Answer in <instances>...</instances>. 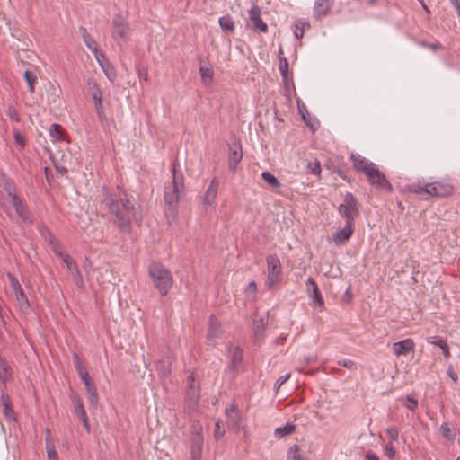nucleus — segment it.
<instances>
[{"mask_svg": "<svg viewBox=\"0 0 460 460\" xmlns=\"http://www.w3.org/2000/svg\"><path fill=\"white\" fill-rule=\"evenodd\" d=\"M337 364L348 369H353L356 367V363L350 359H340L337 361Z\"/></svg>", "mask_w": 460, "mask_h": 460, "instance_id": "55", "label": "nucleus"}, {"mask_svg": "<svg viewBox=\"0 0 460 460\" xmlns=\"http://www.w3.org/2000/svg\"><path fill=\"white\" fill-rule=\"evenodd\" d=\"M225 429L221 425V421L217 420L215 423V429H214V438L216 439L221 438L225 435Z\"/></svg>", "mask_w": 460, "mask_h": 460, "instance_id": "48", "label": "nucleus"}, {"mask_svg": "<svg viewBox=\"0 0 460 460\" xmlns=\"http://www.w3.org/2000/svg\"><path fill=\"white\" fill-rule=\"evenodd\" d=\"M218 23L223 31H233L234 30V22L230 15H224L219 18Z\"/></svg>", "mask_w": 460, "mask_h": 460, "instance_id": "32", "label": "nucleus"}, {"mask_svg": "<svg viewBox=\"0 0 460 460\" xmlns=\"http://www.w3.org/2000/svg\"><path fill=\"white\" fill-rule=\"evenodd\" d=\"M415 343L412 339L407 338L393 344V352L395 356H406L414 351Z\"/></svg>", "mask_w": 460, "mask_h": 460, "instance_id": "18", "label": "nucleus"}, {"mask_svg": "<svg viewBox=\"0 0 460 460\" xmlns=\"http://www.w3.org/2000/svg\"><path fill=\"white\" fill-rule=\"evenodd\" d=\"M307 168L313 174L319 175L321 172V164L318 160H315L313 163H309Z\"/></svg>", "mask_w": 460, "mask_h": 460, "instance_id": "49", "label": "nucleus"}, {"mask_svg": "<svg viewBox=\"0 0 460 460\" xmlns=\"http://www.w3.org/2000/svg\"><path fill=\"white\" fill-rule=\"evenodd\" d=\"M428 343L438 346L441 348V346H445L446 341L438 336H430L427 339Z\"/></svg>", "mask_w": 460, "mask_h": 460, "instance_id": "52", "label": "nucleus"}, {"mask_svg": "<svg viewBox=\"0 0 460 460\" xmlns=\"http://www.w3.org/2000/svg\"><path fill=\"white\" fill-rule=\"evenodd\" d=\"M296 425L292 423H287L282 427H278L275 429V435L279 438H283L287 435H289L295 431Z\"/></svg>", "mask_w": 460, "mask_h": 460, "instance_id": "34", "label": "nucleus"}, {"mask_svg": "<svg viewBox=\"0 0 460 460\" xmlns=\"http://www.w3.org/2000/svg\"><path fill=\"white\" fill-rule=\"evenodd\" d=\"M243 360V351L239 347H235L233 350L231 356V364L229 365V369L231 371H235L237 366L241 364Z\"/></svg>", "mask_w": 460, "mask_h": 460, "instance_id": "30", "label": "nucleus"}, {"mask_svg": "<svg viewBox=\"0 0 460 460\" xmlns=\"http://www.w3.org/2000/svg\"><path fill=\"white\" fill-rule=\"evenodd\" d=\"M261 178L264 181H266L269 185L273 188H278L280 186L279 180L270 172L264 171L261 173Z\"/></svg>", "mask_w": 460, "mask_h": 460, "instance_id": "38", "label": "nucleus"}, {"mask_svg": "<svg viewBox=\"0 0 460 460\" xmlns=\"http://www.w3.org/2000/svg\"><path fill=\"white\" fill-rule=\"evenodd\" d=\"M441 350H442V353L443 355L446 357V358H448L450 357V351H449V348L447 344V342L445 343V346H441Z\"/></svg>", "mask_w": 460, "mask_h": 460, "instance_id": "62", "label": "nucleus"}, {"mask_svg": "<svg viewBox=\"0 0 460 460\" xmlns=\"http://www.w3.org/2000/svg\"><path fill=\"white\" fill-rule=\"evenodd\" d=\"M7 116L12 119L13 121L19 122L20 121V116L18 113V111L15 109L13 105H10L7 109Z\"/></svg>", "mask_w": 460, "mask_h": 460, "instance_id": "47", "label": "nucleus"}, {"mask_svg": "<svg viewBox=\"0 0 460 460\" xmlns=\"http://www.w3.org/2000/svg\"><path fill=\"white\" fill-rule=\"evenodd\" d=\"M334 0H315L314 4V14L316 18L327 15Z\"/></svg>", "mask_w": 460, "mask_h": 460, "instance_id": "26", "label": "nucleus"}, {"mask_svg": "<svg viewBox=\"0 0 460 460\" xmlns=\"http://www.w3.org/2000/svg\"><path fill=\"white\" fill-rule=\"evenodd\" d=\"M52 251L57 256L60 257L63 261L65 260V256L68 255L65 251L62 250L61 245L58 242H52Z\"/></svg>", "mask_w": 460, "mask_h": 460, "instance_id": "45", "label": "nucleus"}, {"mask_svg": "<svg viewBox=\"0 0 460 460\" xmlns=\"http://www.w3.org/2000/svg\"><path fill=\"white\" fill-rule=\"evenodd\" d=\"M404 190L416 194L422 199L441 198L450 195L453 186L447 181L427 182L424 179L404 186Z\"/></svg>", "mask_w": 460, "mask_h": 460, "instance_id": "2", "label": "nucleus"}, {"mask_svg": "<svg viewBox=\"0 0 460 460\" xmlns=\"http://www.w3.org/2000/svg\"><path fill=\"white\" fill-rule=\"evenodd\" d=\"M148 274L160 295L166 296L173 284V278L170 270L160 262L152 261L148 265Z\"/></svg>", "mask_w": 460, "mask_h": 460, "instance_id": "4", "label": "nucleus"}, {"mask_svg": "<svg viewBox=\"0 0 460 460\" xmlns=\"http://www.w3.org/2000/svg\"><path fill=\"white\" fill-rule=\"evenodd\" d=\"M354 226L355 224L345 222V226L333 234L332 240L335 244H343L349 241L354 232Z\"/></svg>", "mask_w": 460, "mask_h": 460, "instance_id": "21", "label": "nucleus"}, {"mask_svg": "<svg viewBox=\"0 0 460 460\" xmlns=\"http://www.w3.org/2000/svg\"><path fill=\"white\" fill-rule=\"evenodd\" d=\"M49 135L55 141H60L64 139L62 128L59 124L57 123L50 125Z\"/></svg>", "mask_w": 460, "mask_h": 460, "instance_id": "35", "label": "nucleus"}, {"mask_svg": "<svg viewBox=\"0 0 460 460\" xmlns=\"http://www.w3.org/2000/svg\"><path fill=\"white\" fill-rule=\"evenodd\" d=\"M406 400L407 404L405 406L407 409L413 411L418 407V400L412 394H407Z\"/></svg>", "mask_w": 460, "mask_h": 460, "instance_id": "51", "label": "nucleus"}, {"mask_svg": "<svg viewBox=\"0 0 460 460\" xmlns=\"http://www.w3.org/2000/svg\"><path fill=\"white\" fill-rule=\"evenodd\" d=\"M385 454L391 460H393L394 458L396 450H395L394 447L393 446L392 442H388L385 444Z\"/></svg>", "mask_w": 460, "mask_h": 460, "instance_id": "50", "label": "nucleus"}, {"mask_svg": "<svg viewBox=\"0 0 460 460\" xmlns=\"http://www.w3.org/2000/svg\"><path fill=\"white\" fill-rule=\"evenodd\" d=\"M15 142L23 148L26 143L25 137L20 131H15L13 135Z\"/></svg>", "mask_w": 460, "mask_h": 460, "instance_id": "54", "label": "nucleus"}, {"mask_svg": "<svg viewBox=\"0 0 460 460\" xmlns=\"http://www.w3.org/2000/svg\"><path fill=\"white\" fill-rule=\"evenodd\" d=\"M3 399V406H4V410H3V413L4 415L9 420H16V415L13 410V407L10 403V402L8 401L7 398H2Z\"/></svg>", "mask_w": 460, "mask_h": 460, "instance_id": "37", "label": "nucleus"}, {"mask_svg": "<svg viewBox=\"0 0 460 460\" xmlns=\"http://www.w3.org/2000/svg\"><path fill=\"white\" fill-rule=\"evenodd\" d=\"M172 358L170 354H167L163 357L157 363H156V369L158 371V374L161 377H167L172 370Z\"/></svg>", "mask_w": 460, "mask_h": 460, "instance_id": "25", "label": "nucleus"}, {"mask_svg": "<svg viewBox=\"0 0 460 460\" xmlns=\"http://www.w3.org/2000/svg\"><path fill=\"white\" fill-rule=\"evenodd\" d=\"M102 205L114 216L115 223L119 231L129 234L132 223L141 226L143 211L140 206H136L125 190L117 186L115 189L102 188Z\"/></svg>", "mask_w": 460, "mask_h": 460, "instance_id": "1", "label": "nucleus"}, {"mask_svg": "<svg viewBox=\"0 0 460 460\" xmlns=\"http://www.w3.org/2000/svg\"><path fill=\"white\" fill-rule=\"evenodd\" d=\"M74 361H75V367L80 378L82 379V381L85 386V389L94 385L93 382L91 380V377L86 370V367L83 365L80 358L78 357V355L76 353L74 354Z\"/></svg>", "mask_w": 460, "mask_h": 460, "instance_id": "24", "label": "nucleus"}, {"mask_svg": "<svg viewBox=\"0 0 460 460\" xmlns=\"http://www.w3.org/2000/svg\"><path fill=\"white\" fill-rule=\"evenodd\" d=\"M226 414L229 420L230 425L235 429H238L240 428V414L236 411L235 407L234 405H231L229 407L226 408Z\"/></svg>", "mask_w": 460, "mask_h": 460, "instance_id": "28", "label": "nucleus"}, {"mask_svg": "<svg viewBox=\"0 0 460 460\" xmlns=\"http://www.w3.org/2000/svg\"><path fill=\"white\" fill-rule=\"evenodd\" d=\"M199 74L201 78H212V71L208 67H199Z\"/></svg>", "mask_w": 460, "mask_h": 460, "instance_id": "57", "label": "nucleus"}, {"mask_svg": "<svg viewBox=\"0 0 460 460\" xmlns=\"http://www.w3.org/2000/svg\"><path fill=\"white\" fill-rule=\"evenodd\" d=\"M172 182L164 187V202L167 208L165 215L168 217L175 214L177 205L184 195V178L181 172H177L176 164L172 166Z\"/></svg>", "mask_w": 460, "mask_h": 460, "instance_id": "3", "label": "nucleus"}, {"mask_svg": "<svg viewBox=\"0 0 460 460\" xmlns=\"http://www.w3.org/2000/svg\"><path fill=\"white\" fill-rule=\"evenodd\" d=\"M80 31H82V37L85 46L93 52H97V43L94 39L86 32V29L80 28Z\"/></svg>", "mask_w": 460, "mask_h": 460, "instance_id": "33", "label": "nucleus"}, {"mask_svg": "<svg viewBox=\"0 0 460 460\" xmlns=\"http://www.w3.org/2000/svg\"><path fill=\"white\" fill-rule=\"evenodd\" d=\"M6 277L13 288L20 314L24 317L29 316L31 313V305L22 285L13 273L7 272Z\"/></svg>", "mask_w": 460, "mask_h": 460, "instance_id": "6", "label": "nucleus"}, {"mask_svg": "<svg viewBox=\"0 0 460 460\" xmlns=\"http://www.w3.org/2000/svg\"><path fill=\"white\" fill-rule=\"evenodd\" d=\"M111 36L114 40H126L129 34L130 28L127 21L120 14H115L112 22Z\"/></svg>", "mask_w": 460, "mask_h": 460, "instance_id": "11", "label": "nucleus"}, {"mask_svg": "<svg viewBox=\"0 0 460 460\" xmlns=\"http://www.w3.org/2000/svg\"><path fill=\"white\" fill-rule=\"evenodd\" d=\"M47 436L45 438V447L48 460H59L58 451L56 450L54 440L50 438L49 429H46Z\"/></svg>", "mask_w": 460, "mask_h": 460, "instance_id": "27", "label": "nucleus"}, {"mask_svg": "<svg viewBox=\"0 0 460 460\" xmlns=\"http://www.w3.org/2000/svg\"><path fill=\"white\" fill-rule=\"evenodd\" d=\"M316 360V356L315 355H310L308 357H305L304 358V361L306 363V364H309L311 362H314Z\"/></svg>", "mask_w": 460, "mask_h": 460, "instance_id": "63", "label": "nucleus"}, {"mask_svg": "<svg viewBox=\"0 0 460 460\" xmlns=\"http://www.w3.org/2000/svg\"><path fill=\"white\" fill-rule=\"evenodd\" d=\"M89 395V402L92 405L96 406L98 403V394L95 385L86 388Z\"/></svg>", "mask_w": 460, "mask_h": 460, "instance_id": "43", "label": "nucleus"}, {"mask_svg": "<svg viewBox=\"0 0 460 460\" xmlns=\"http://www.w3.org/2000/svg\"><path fill=\"white\" fill-rule=\"evenodd\" d=\"M94 53H95V58H96V59H97L98 63H99L100 65H101V63H104V64H105V61H107V60L105 59L104 55H103V54H102V53H100V54H99V53H98V51H97V52H94Z\"/></svg>", "mask_w": 460, "mask_h": 460, "instance_id": "61", "label": "nucleus"}, {"mask_svg": "<svg viewBox=\"0 0 460 460\" xmlns=\"http://www.w3.org/2000/svg\"><path fill=\"white\" fill-rule=\"evenodd\" d=\"M339 214L346 222L355 224V219L359 214V202L350 192L344 195L343 202L338 207Z\"/></svg>", "mask_w": 460, "mask_h": 460, "instance_id": "7", "label": "nucleus"}, {"mask_svg": "<svg viewBox=\"0 0 460 460\" xmlns=\"http://www.w3.org/2000/svg\"><path fill=\"white\" fill-rule=\"evenodd\" d=\"M305 26L309 27L306 22H297L293 25V33L296 39H301L305 33Z\"/></svg>", "mask_w": 460, "mask_h": 460, "instance_id": "41", "label": "nucleus"}, {"mask_svg": "<svg viewBox=\"0 0 460 460\" xmlns=\"http://www.w3.org/2000/svg\"><path fill=\"white\" fill-rule=\"evenodd\" d=\"M243 159V149L242 146L239 142L234 141L231 145H229V155H228V163H229V170L233 172H235L238 164Z\"/></svg>", "mask_w": 460, "mask_h": 460, "instance_id": "15", "label": "nucleus"}, {"mask_svg": "<svg viewBox=\"0 0 460 460\" xmlns=\"http://www.w3.org/2000/svg\"><path fill=\"white\" fill-rule=\"evenodd\" d=\"M203 450V437L199 430L193 434L191 438L190 458L191 460H201Z\"/></svg>", "mask_w": 460, "mask_h": 460, "instance_id": "20", "label": "nucleus"}, {"mask_svg": "<svg viewBox=\"0 0 460 460\" xmlns=\"http://www.w3.org/2000/svg\"><path fill=\"white\" fill-rule=\"evenodd\" d=\"M70 400L75 407V415L80 419L84 428L89 433L91 429H90V425L88 423V418H87V414H86V411L84 407L83 401L75 394H70Z\"/></svg>", "mask_w": 460, "mask_h": 460, "instance_id": "14", "label": "nucleus"}, {"mask_svg": "<svg viewBox=\"0 0 460 460\" xmlns=\"http://www.w3.org/2000/svg\"><path fill=\"white\" fill-rule=\"evenodd\" d=\"M429 49H432V50H437L438 49L440 48V45L439 44H435V43H430V44H427L426 45Z\"/></svg>", "mask_w": 460, "mask_h": 460, "instance_id": "64", "label": "nucleus"}, {"mask_svg": "<svg viewBox=\"0 0 460 460\" xmlns=\"http://www.w3.org/2000/svg\"><path fill=\"white\" fill-rule=\"evenodd\" d=\"M87 85L91 92L92 97L94 101L96 112L99 118L102 119L104 117V111L102 106V92L100 89L98 84L93 79H87Z\"/></svg>", "mask_w": 460, "mask_h": 460, "instance_id": "12", "label": "nucleus"}, {"mask_svg": "<svg viewBox=\"0 0 460 460\" xmlns=\"http://www.w3.org/2000/svg\"><path fill=\"white\" fill-rule=\"evenodd\" d=\"M288 460H305L300 451V448L297 445H293L288 452Z\"/></svg>", "mask_w": 460, "mask_h": 460, "instance_id": "39", "label": "nucleus"}, {"mask_svg": "<svg viewBox=\"0 0 460 460\" xmlns=\"http://www.w3.org/2000/svg\"><path fill=\"white\" fill-rule=\"evenodd\" d=\"M63 262L66 264L67 270L71 272L76 286H78L79 288L83 287V277L75 261L71 258L70 255H66Z\"/></svg>", "mask_w": 460, "mask_h": 460, "instance_id": "23", "label": "nucleus"}, {"mask_svg": "<svg viewBox=\"0 0 460 460\" xmlns=\"http://www.w3.org/2000/svg\"><path fill=\"white\" fill-rule=\"evenodd\" d=\"M222 333L221 324L218 320L214 316H210L209 326L207 333V340L211 344L214 345L216 341L220 337Z\"/></svg>", "mask_w": 460, "mask_h": 460, "instance_id": "22", "label": "nucleus"}, {"mask_svg": "<svg viewBox=\"0 0 460 460\" xmlns=\"http://www.w3.org/2000/svg\"><path fill=\"white\" fill-rule=\"evenodd\" d=\"M305 286L307 295L312 299L314 307L323 308L324 301L314 279L311 277L307 278Z\"/></svg>", "mask_w": 460, "mask_h": 460, "instance_id": "13", "label": "nucleus"}, {"mask_svg": "<svg viewBox=\"0 0 460 460\" xmlns=\"http://www.w3.org/2000/svg\"><path fill=\"white\" fill-rule=\"evenodd\" d=\"M101 67L102 68L105 75L111 82H114L116 78V73L113 69V67L111 66V64L108 61H105L104 63H101Z\"/></svg>", "mask_w": 460, "mask_h": 460, "instance_id": "40", "label": "nucleus"}, {"mask_svg": "<svg viewBox=\"0 0 460 460\" xmlns=\"http://www.w3.org/2000/svg\"><path fill=\"white\" fill-rule=\"evenodd\" d=\"M290 376H291L290 373L280 376L275 383V385H274L275 390L278 391L280 388V386L290 378Z\"/></svg>", "mask_w": 460, "mask_h": 460, "instance_id": "56", "label": "nucleus"}, {"mask_svg": "<svg viewBox=\"0 0 460 460\" xmlns=\"http://www.w3.org/2000/svg\"><path fill=\"white\" fill-rule=\"evenodd\" d=\"M386 434L393 441H397L399 438V430L395 427H388L386 429Z\"/></svg>", "mask_w": 460, "mask_h": 460, "instance_id": "53", "label": "nucleus"}, {"mask_svg": "<svg viewBox=\"0 0 460 460\" xmlns=\"http://www.w3.org/2000/svg\"><path fill=\"white\" fill-rule=\"evenodd\" d=\"M13 375V370L9 363L0 356V381L2 383H6Z\"/></svg>", "mask_w": 460, "mask_h": 460, "instance_id": "29", "label": "nucleus"}, {"mask_svg": "<svg viewBox=\"0 0 460 460\" xmlns=\"http://www.w3.org/2000/svg\"><path fill=\"white\" fill-rule=\"evenodd\" d=\"M261 8L253 4L249 10V19L253 28L260 32H266L268 25L261 18Z\"/></svg>", "mask_w": 460, "mask_h": 460, "instance_id": "17", "label": "nucleus"}, {"mask_svg": "<svg viewBox=\"0 0 460 460\" xmlns=\"http://www.w3.org/2000/svg\"><path fill=\"white\" fill-rule=\"evenodd\" d=\"M450 3L453 5V7L455 8V10L456 11L457 16L460 19V4H459L458 0H450Z\"/></svg>", "mask_w": 460, "mask_h": 460, "instance_id": "59", "label": "nucleus"}, {"mask_svg": "<svg viewBox=\"0 0 460 460\" xmlns=\"http://www.w3.org/2000/svg\"><path fill=\"white\" fill-rule=\"evenodd\" d=\"M199 385L196 382L194 374H190L187 377V390H186V404L190 411L197 410L199 401Z\"/></svg>", "mask_w": 460, "mask_h": 460, "instance_id": "9", "label": "nucleus"}, {"mask_svg": "<svg viewBox=\"0 0 460 460\" xmlns=\"http://www.w3.org/2000/svg\"><path fill=\"white\" fill-rule=\"evenodd\" d=\"M267 270L268 274L265 285L268 289H272L279 282L282 271L280 260L276 254H270L267 257Z\"/></svg>", "mask_w": 460, "mask_h": 460, "instance_id": "8", "label": "nucleus"}, {"mask_svg": "<svg viewBox=\"0 0 460 460\" xmlns=\"http://www.w3.org/2000/svg\"><path fill=\"white\" fill-rule=\"evenodd\" d=\"M218 186L217 178H212L204 195L201 197V203L204 207L207 208L214 203L217 196Z\"/></svg>", "mask_w": 460, "mask_h": 460, "instance_id": "16", "label": "nucleus"}, {"mask_svg": "<svg viewBox=\"0 0 460 460\" xmlns=\"http://www.w3.org/2000/svg\"><path fill=\"white\" fill-rule=\"evenodd\" d=\"M368 182L376 189L384 190L388 192L392 191V185L387 181L385 174L380 172L376 165H375L366 175Z\"/></svg>", "mask_w": 460, "mask_h": 460, "instance_id": "10", "label": "nucleus"}, {"mask_svg": "<svg viewBox=\"0 0 460 460\" xmlns=\"http://www.w3.org/2000/svg\"><path fill=\"white\" fill-rule=\"evenodd\" d=\"M447 376L450 377V379L456 384L457 383L458 381V376L457 374L455 372L454 368L452 366H449L447 370Z\"/></svg>", "mask_w": 460, "mask_h": 460, "instance_id": "58", "label": "nucleus"}, {"mask_svg": "<svg viewBox=\"0 0 460 460\" xmlns=\"http://www.w3.org/2000/svg\"><path fill=\"white\" fill-rule=\"evenodd\" d=\"M288 62L285 58H279V72L283 77V80L286 81L288 78Z\"/></svg>", "mask_w": 460, "mask_h": 460, "instance_id": "44", "label": "nucleus"}, {"mask_svg": "<svg viewBox=\"0 0 460 460\" xmlns=\"http://www.w3.org/2000/svg\"><path fill=\"white\" fill-rule=\"evenodd\" d=\"M244 293L247 296L255 297L257 293V285L255 281H251L244 289Z\"/></svg>", "mask_w": 460, "mask_h": 460, "instance_id": "46", "label": "nucleus"}, {"mask_svg": "<svg viewBox=\"0 0 460 460\" xmlns=\"http://www.w3.org/2000/svg\"><path fill=\"white\" fill-rule=\"evenodd\" d=\"M268 325V321L262 316H260L259 319L255 318L253 321V327L256 332H263Z\"/></svg>", "mask_w": 460, "mask_h": 460, "instance_id": "42", "label": "nucleus"}, {"mask_svg": "<svg viewBox=\"0 0 460 460\" xmlns=\"http://www.w3.org/2000/svg\"><path fill=\"white\" fill-rule=\"evenodd\" d=\"M23 78L27 84L28 89L31 93L35 92L34 84L37 81V75L35 73L26 70L23 73Z\"/></svg>", "mask_w": 460, "mask_h": 460, "instance_id": "36", "label": "nucleus"}, {"mask_svg": "<svg viewBox=\"0 0 460 460\" xmlns=\"http://www.w3.org/2000/svg\"><path fill=\"white\" fill-rule=\"evenodd\" d=\"M3 188L6 192L7 197L11 199V202L15 209L17 216L23 222L31 224L33 222V219L23 199L18 196L17 190L14 184L10 181H5L3 184Z\"/></svg>", "mask_w": 460, "mask_h": 460, "instance_id": "5", "label": "nucleus"}, {"mask_svg": "<svg viewBox=\"0 0 460 460\" xmlns=\"http://www.w3.org/2000/svg\"><path fill=\"white\" fill-rule=\"evenodd\" d=\"M350 158L353 162V167L357 172H360L367 175V172H369L376 164L363 157L359 154L352 153Z\"/></svg>", "mask_w": 460, "mask_h": 460, "instance_id": "19", "label": "nucleus"}, {"mask_svg": "<svg viewBox=\"0 0 460 460\" xmlns=\"http://www.w3.org/2000/svg\"><path fill=\"white\" fill-rule=\"evenodd\" d=\"M366 459L367 460H379L378 456L376 454H375L374 452L372 451H367V454H366Z\"/></svg>", "mask_w": 460, "mask_h": 460, "instance_id": "60", "label": "nucleus"}, {"mask_svg": "<svg viewBox=\"0 0 460 460\" xmlns=\"http://www.w3.org/2000/svg\"><path fill=\"white\" fill-rule=\"evenodd\" d=\"M439 430L443 437H445L447 440L454 441L456 439V430L450 424L443 422L440 425Z\"/></svg>", "mask_w": 460, "mask_h": 460, "instance_id": "31", "label": "nucleus"}]
</instances>
